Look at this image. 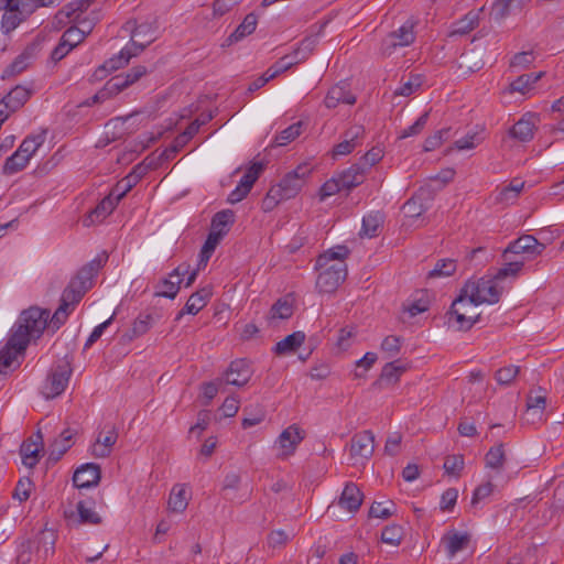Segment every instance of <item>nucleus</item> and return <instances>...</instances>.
<instances>
[{
    "label": "nucleus",
    "mask_w": 564,
    "mask_h": 564,
    "mask_svg": "<svg viewBox=\"0 0 564 564\" xmlns=\"http://www.w3.org/2000/svg\"><path fill=\"white\" fill-rule=\"evenodd\" d=\"M50 317V311L32 306L24 310L20 317L17 327L11 335H20V339L25 340L28 346L31 338H39L45 327Z\"/></svg>",
    "instance_id": "nucleus-1"
},
{
    "label": "nucleus",
    "mask_w": 564,
    "mask_h": 564,
    "mask_svg": "<svg viewBox=\"0 0 564 564\" xmlns=\"http://www.w3.org/2000/svg\"><path fill=\"white\" fill-rule=\"evenodd\" d=\"M476 304H496L500 301L503 288L492 276L468 280L462 288Z\"/></svg>",
    "instance_id": "nucleus-2"
},
{
    "label": "nucleus",
    "mask_w": 564,
    "mask_h": 564,
    "mask_svg": "<svg viewBox=\"0 0 564 564\" xmlns=\"http://www.w3.org/2000/svg\"><path fill=\"white\" fill-rule=\"evenodd\" d=\"M479 304L471 302L470 296L460 290L459 295L452 303L449 314L455 318L459 330L470 329L480 318L476 307Z\"/></svg>",
    "instance_id": "nucleus-3"
},
{
    "label": "nucleus",
    "mask_w": 564,
    "mask_h": 564,
    "mask_svg": "<svg viewBox=\"0 0 564 564\" xmlns=\"http://www.w3.org/2000/svg\"><path fill=\"white\" fill-rule=\"evenodd\" d=\"M319 274L316 279V289L319 293H333L345 281L347 276V265L338 261L323 269H317Z\"/></svg>",
    "instance_id": "nucleus-4"
},
{
    "label": "nucleus",
    "mask_w": 564,
    "mask_h": 564,
    "mask_svg": "<svg viewBox=\"0 0 564 564\" xmlns=\"http://www.w3.org/2000/svg\"><path fill=\"white\" fill-rule=\"evenodd\" d=\"M311 169L306 164L299 165L293 171L288 172L282 180L273 185L281 196L286 200L295 197L305 184Z\"/></svg>",
    "instance_id": "nucleus-5"
},
{
    "label": "nucleus",
    "mask_w": 564,
    "mask_h": 564,
    "mask_svg": "<svg viewBox=\"0 0 564 564\" xmlns=\"http://www.w3.org/2000/svg\"><path fill=\"white\" fill-rule=\"evenodd\" d=\"M72 371L70 362L67 360H62L56 365L43 387L45 398L53 399L61 395L68 384Z\"/></svg>",
    "instance_id": "nucleus-6"
},
{
    "label": "nucleus",
    "mask_w": 564,
    "mask_h": 564,
    "mask_svg": "<svg viewBox=\"0 0 564 564\" xmlns=\"http://www.w3.org/2000/svg\"><path fill=\"white\" fill-rule=\"evenodd\" d=\"M415 40L413 24L404 23L398 30L390 32L381 42L380 52L383 56H390L398 47L412 44Z\"/></svg>",
    "instance_id": "nucleus-7"
},
{
    "label": "nucleus",
    "mask_w": 564,
    "mask_h": 564,
    "mask_svg": "<svg viewBox=\"0 0 564 564\" xmlns=\"http://www.w3.org/2000/svg\"><path fill=\"white\" fill-rule=\"evenodd\" d=\"M25 340L20 339V335H11L6 346L0 350V375L6 376L9 369L17 368L20 364L14 362L19 355H23L26 349Z\"/></svg>",
    "instance_id": "nucleus-8"
},
{
    "label": "nucleus",
    "mask_w": 564,
    "mask_h": 564,
    "mask_svg": "<svg viewBox=\"0 0 564 564\" xmlns=\"http://www.w3.org/2000/svg\"><path fill=\"white\" fill-rule=\"evenodd\" d=\"M350 457L354 464L368 460L375 452V435L371 431L356 433L350 440Z\"/></svg>",
    "instance_id": "nucleus-9"
},
{
    "label": "nucleus",
    "mask_w": 564,
    "mask_h": 564,
    "mask_svg": "<svg viewBox=\"0 0 564 564\" xmlns=\"http://www.w3.org/2000/svg\"><path fill=\"white\" fill-rule=\"evenodd\" d=\"M315 44H316V39L315 37H313V36L305 37L301 42L300 46L294 51V58L288 61L290 58V56H283L274 65L269 67L264 72V74L268 76V78L270 80L275 78L280 74H282V73L286 72L288 69H290L294 64H297L301 59H304L306 56L303 55L301 57H297L299 54L302 51L311 52L313 50V47L315 46Z\"/></svg>",
    "instance_id": "nucleus-10"
},
{
    "label": "nucleus",
    "mask_w": 564,
    "mask_h": 564,
    "mask_svg": "<svg viewBox=\"0 0 564 564\" xmlns=\"http://www.w3.org/2000/svg\"><path fill=\"white\" fill-rule=\"evenodd\" d=\"M126 29L131 31V46L138 54L156 39V28L152 23L143 22L135 25L128 21Z\"/></svg>",
    "instance_id": "nucleus-11"
},
{
    "label": "nucleus",
    "mask_w": 564,
    "mask_h": 564,
    "mask_svg": "<svg viewBox=\"0 0 564 564\" xmlns=\"http://www.w3.org/2000/svg\"><path fill=\"white\" fill-rule=\"evenodd\" d=\"M365 128L362 126H352L343 134V140L333 148L332 155L337 156L350 154L365 139Z\"/></svg>",
    "instance_id": "nucleus-12"
},
{
    "label": "nucleus",
    "mask_w": 564,
    "mask_h": 564,
    "mask_svg": "<svg viewBox=\"0 0 564 564\" xmlns=\"http://www.w3.org/2000/svg\"><path fill=\"white\" fill-rule=\"evenodd\" d=\"M189 265L188 264H180L177 268H175L170 274L169 278L163 279L159 285L158 291L155 292L156 296L166 297V299H174L178 291H180V284L182 283L184 274L188 272Z\"/></svg>",
    "instance_id": "nucleus-13"
},
{
    "label": "nucleus",
    "mask_w": 564,
    "mask_h": 564,
    "mask_svg": "<svg viewBox=\"0 0 564 564\" xmlns=\"http://www.w3.org/2000/svg\"><path fill=\"white\" fill-rule=\"evenodd\" d=\"M303 438L304 432L295 424L283 430L275 442L281 449V456L292 455Z\"/></svg>",
    "instance_id": "nucleus-14"
},
{
    "label": "nucleus",
    "mask_w": 564,
    "mask_h": 564,
    "mask_svg": "<svg viewBox=\"0 0 564 564\" xmlns=\"http://www.w3.org/2000/svg\"><path fill=\"white\" fill-rule=\"evenodd\" d=\"M251 378V369L247 359H236L230 362L225 372L227 384L243 387Z\"/></svg>",
    "instance_id": "nucleus-15"
},
{
    "label": "nucleus",
    "mask_w": 564,
    "mask_h": 564,
    "mask_svg": "<svg viewBox=\"0 0 564 564\" xmlns=\"http://www.w3.org/2000/svg\"><path fill=\"white\" fill-rule=\"evenodd\" d=\"M100 477V466L95 463H87L75 470L73 482L77 488H90L98 485Z\"/></svg>",
    "instance_id": "nucleus-16"
},
{
    "label": "nucleus",
    "mask_w": 564,
    "mask_h": 564,
    "mask_svg": "<svg viewBox=\"0 0 564 564\" xmlns=\"http://www.w3.org/2000/svg\"><path fill=\"white\" fill-rule=\"evenodd\" d=\"M545 249V246L541 242H539L533 236L525 235L513 242H511L507 249L503 252V257L507 258L508 254L514 253V254H540Z\"/></svg>",
    "instance_id": "nucleus-17"
},
{
    "label": "nucleus",
    "mask_w": 564,
    "mask_h": 564,
    "mask_svg": "<svg viewBox=\"0 0 564 564\" xmlns=\"http://www.w3.org/2000/svg\"><path fill=\"white\" fill-rule=\"evenodd\" d=\"M106 427V433L100 432L91 446V455L98 458L109 457L112 452V446L118 440V432L115 425H108Z\"/></svg>",
    "instance_id": "nucleus-18"
},
{
    "label": "nucleus",
    "mask_w": 564,
    "mask_h": 564,
    "mask_svg": "<svg viewBox=\"0 0 564 564\" xmlns=\"http://www.w3.org/2000/svg\"><path fill=\"white\" fill-rule=\"evenodd\" d=\"M56 0H0V10L18 11L30 17L37 8L48 7Z\"/></svg>",
    "instance_id": "nucleus-19"
},
{
    "label": "nucleus",
    "mask_w": 564,
    "mask_h": 564,
    "mask_svg": "<svg viewBox=\"0 0 564 564\" xmlns=\"http://www.w3.org/2000/svg\"><path fill=\"white\" fill-rule=\"evenodd\" d=\"M108 256L106 253L97 256L90 262L82 267L73 280H77L88 291L93 285V279L96 276L98 271L107 262Z\"/></svg>",
    "instance_id": "nucleus-20"
},
{
    "label": "nucleus",
    "mask_w": 564,
    "mask_h": 564,
    "mask_svg": "<svg viewBox=\"0 0 564 564\" xmlns=\"http://www.w3.org/2000/svg\"><path fill=\"white\" fill-rule=\"evenodd\" d=\"M536 115L527 113L519 121H517L509 130L511 138L520 142H529L533 139Z\"/></svg>",
    "instance_id": "nucleus-21"
},
{
    "label": "nucleus",
    "mask_w": 564,
    "mask_h": 564,
    "mask_svg": "<svg viewBox=\"0 0 564 564\" xmlns=\"http://www.w3.org/2000/svg\"><path fill=\"white\" fill-rule=\"evenodd\" d=\"M154 318L150 313H140L133 321L131 327L121 335V343L129 344L135 338L147 334L152 327Z\"/></svg>",
    "instance_id": "nucleus-22"
},
{
    "label": "nucleus",
    "mask_w": 564,
    "mask_h": 564,
    "mask_svg": "<svg viewBox=\"0 0 564 564\" xmlns=\"http://www.w3.org/2000/svg\"><path fill=\"white\" fill-rule=\"evenodd\" d=\"M35 438V441L32 438L24 441L20 447L22 463L30 468L39 463V453L43 448V435L41 431L36 432Z\"/></svg>",
    "instance_id": "nucleus-23"
},
{
    "label": "nucleus",
    "mask_w": 564,
    "mask_h": 564,
    "mask_svg": "<svg viewBox=\"0 0 564 564\" xmlns=\"http://www.w3.org/2000/svg\"><path fill=\"white\" fill-rule=\"evenodd\" d=\"M118 203L119 202H117L116 198L109 194L93 210L88 213V215L83 219V225L85 227H89L94 224L101 223L108 215L112 213Z\"/></svg>",
    "instance_id": "nucleus-24"
},
{
    "label": "nucleus",
    "mask_w": 564,
    "mask_h": 564,
    "mask_svg": "<svg viewBox=\"0 0 564 564\" xmlns=\"http://www.w3.org/2000/svg\"><path fill=\"white\" fill-rule=\"evenodd\" d=\"M364 495L354 482H347L339 499L338 506L349 512L359 510L362 503Z\"/></svg>",
    "instance_id": "nucleus-25"
},
{
    "label": "nucleus",
    "mask_w": 564,
    "mask_h": 564,
    "mask_svg": "<svg viewBox=\"0 0 564 564\" xmlns=\"http://www.w3.org/2000/svg\"><path fill=\"white\" fill-rule=\"evenodd\" d=\"M430 203L431 199L427 196V193L424 191H420L404 203L403 212L405 217L412 219L419 218L423 213H425L430 208Z\"/></svg>",
    "instance_id": "nucleus-26"
},
{
    "label": "nucleus",
    "mask_w": 564,
    "mask_h": 564,
    "mask_svg": "<svg viewBox=\"0 0 564 564\" xmlns=\"http://www.w3.org/2000/svg\"><path fill=\"white\" fill-rule=\"evenodd\" d=\"M355 102L356 96L344 84L333 86L324 99L325 106L329 109L336 108L339 104L354 105Z\"/></svg>",
    "instance_id": "nucleus-27"
},
{
    "label": "nucleus",
    "mask_w": 564,
    "mask_h": 564,
    "mask_svg": "<svg viewBox=\"0 0 564 564\" xmlns=\"http://www.w3.org/2000/svg\"><path fill=\"white\" fill-rule=\"evenodd\" d=\"M337 176L340 180L341 187L346 191H350L364 183L367 173L361 165L355 163L348 169L341 171Z\"/></svg>",
    "instance_id": "nucleus-28"
},
{
    "label": "nucleus",
    "mask_w": 564,
    "mask_h": 564,
    "mask_svg": "<svg viewBox=\"0 0 564 564\" xmlns=\"http://www.w3.org/2000/svg\"><path fill=\"white\" fill-rule=\"evenodd\" d=\"M128 87H129V82H127V79H124L121 74L113 76L105 84L102 89H100L93 97V101L98 102L101 100H106L112 96L118 95L119 93H121L122 90H124Z\"/></svg>",
    "instance_id": "nucleus-29"
},
{
    "label": "nucleus",
    "mask_w": 564,
    "mask_h": 564,
    "mask_svg": "<svg viewBox=\"0 0 564 564\" xmlns=\"http://www.w3.org/2000/svg\"><path fill=\"white\" fill-rule=\"evenodd\" d=\"M235 221V214L230 209H224L216 213L212 219L210 231L212 235L224 238L229 231L230 225Z\"/></svg>",
    "instance_id": "nucleus-30"
},
{
    "label": "nucleus",
    "mask_w": 564,
    "mask_h": 564,
    "mask_svg": "<svg viewBox=\"0 0 564 564\" xmlns=\"http://www.w3.org/2000/svg\"><path fill=\"white\" fill-rule=\"evenodd\" d=\"M305 334L301 330L288 335L282 340L278 341L273 348L274 354L279 356L295 352L304 343Z\"/></svg>",
    "instance_id": "nucleus-31"
},
{
    "label": "nucleus",
    "mask_w": 564,
    "mask_h": 564,
    "mask_svg": "<svg viewBox=\"0 0 564 564\" xmlns=\"http://www.w3.org/2000/svg\"><path fill=\"white\" fill-rule=\"evenodd\" d=\"M258 23V18L254 13H249L245 17L243 21L236 28V30L227 37V45H231L245 39L254 32Z\"/></svg>",
    "instance_id": "nucleus-32"
},
{
    "label": "nucleus",
    "mask_w": 564,
    "mask_h": 564,
    "mask_svg": "<svg viewBox=\"0 0 564 564\" xmlns=\"http://www.w3.org/2000/svg\"><path fill=\"white\" fill-rule=\"evenodd\" d=\"M74 433L70 429L64 430L59 437L55 438L50 445V459L57 462L72 447V438Z\"/></svg>",
    "instance_id": "nucleus-33"
},
{
    "label": "nucleus",
    "mask_w": 564,
    "mask_h": 564,
    "mask_svg": "<svg viewBox=\"0 0 564 564\" xmlns=\"http://www.w3.org/2000/svg\"><path fill=\"white\" fill-rule=\"evenodd\" d=\"M169 509L173 512H183L188 505V494L184 485H175L169 497Z\"/></svg>",
    "instance_id": "nucleus-34"
},
{
    "label": "nucleus",
    "mask_w": 564,
    "mask_h": 564,
    "mask_svg": "<svg viewBox=\"0 0 564 564\" xmlns=\"http://www.w3.org/2000/svg\"><path fill=\"white\" fill-rule=\"evenodd\" d=\"M348 254L349 249L346 246L333 247L317 258L315 268L323 269L326 265H330L332 261L344 262Z\"/></svg>",
    "instance_id": "nucleus-35"
},
{
    "label": "nucleus",
    "mask_w": 564,
    "mask_h": 564,
    "mask_svg": "<svg viewBox=\"0 0 564 564\" xmlns=\"http://www.w3.org/2000/svg\"><path fill=\"white\" fill-rule=\"evenodd\" d=\"M522 0H497L492 6V17L496 21H501L512 14L516 10H521Z\"/></svg>",
    "instance_id": "nucleus-36"
},
{
    "label": "nucleus",
    "mask_w": 564,
    "mask_h": 564,
    "mask_svg": "<svg viewBox=\"0 0 564 564\" xmlns=\"http://www.w3.org/2000/svg\"><path fill=\"white\" fill-rule=\"evenodd\" d=\"M77 280H70L68 285L62 293L61 303H66L67 307L73 308V306L82 300L84 294L87 292L85 286L78 284Z\"/></svg>",
    "instance_id": "nucleus-37"
},
{
    "label": "nucleus",
    "mask_w": 564,
    "mask_h": 564,
    "mask_svg": "<svg viewBox=\"0 0 564 564\" xmlns=\"http://www.w3.org/2000/svg\"><path fill=\"white\" fill-rule=\"evenodd\" d=\"M448 557H453L456 553L464 550L469 543L467 533L452 532L443 539Z\"/></svg>",
    "instance_id": "nucleus-38"
},
{
    "label": "nucleus",
    "mask_w": 564,
    "mask_h": 564,
    "mask_svg": "<svg viewBox=\"0 0 564 564\" xmlns=\"http://www.w3.org/2000/svg\"><path fill=\"white\" fill-rule=\"evenodd\" d=\"M524 187V182L518 180L512 181L509 185L500 188L496 195V202L509 205L512 204Z\"/></svg>",
    "instance_id": "nucleus-39"
},
{
    "label": "nucleus",
    "mask_w": 564,
    "mask_h": 564,
    "mask_svg": "<svg viewBox=\"0 0 564 564\" xmlns=\"http://www.w3.org/2000/svg\"><path fill=\"white\" fill-rule=\"evenodd\" d=\"M31 90L23 86H15L3 98L9 104L11 111L20 109L30 98Z\"/></svg>",
    "instance_id": "nucleus-40"
},
{
    "label": "nucleus",
    "mask_w": 564,
    "mask_h": 564,
    "mask_svg": "<svg viewBox=\"0 0 564 564\" xmlns=\"http://www.w3.org/2000/svg\"><path fill=\"white\" fill-rule=\"evenodd\" d=\"M45 142V133H37L33 135H28L20 147L18 148L17 152L21 153L23 156H25L26 160H31V158L36 153V151L40 149V147Z\"/></svg>",
    "instance_id": "nucleus-41"
},
{
    "label": "nucleus",
    "mask_w": 564,
    "mask_h": 564,
    "mask_svg": "<svg viewBox=\"0 0 564 564\" xmlns=\"http://www.w3.org/2000/svg\"><path fill=\"white\" fill-rule=\"evenodd\" d=\"M543 75H544L543 72L523 74L510 84V90L512 93L518 91L521 94H525L527 91H529L532 88V86L539 79L542 78Z\"/></svg>",
    "instance_id": "nucleus-42"
},
{
    "label": "nucleus",
    "mask_w": 564,
    "mask_h": 564,
    "mask_svg": "<svg viewBox=\"0 0 564 564\" xmlns=\"http://www.w3.org/2000/svg\"><path fill=\"white\" fill-rule=\"evenodd\" d=\"M91 31V25L78 28V26H70L68 28L62 35V40H64L68 47H76L78 44H80L87 34H89Z\"/></svg>",
    "instance_id": "nucleus-43"
},
{
    "label": "nucleus",
    "mask_w": 564,
    "mask_h": 564,
    "mask_svg": "<svg viewBox=\"0 0 564 564\" xmlns=\"http://www.w3.org/2000/svg\"><path fill=\"white\" fill-rule=\"evenodd\" d=\"M56 535L53 530L44 529L36 536L37 552H43L46 557L52 555L55 550Z\"/></svg>",
    "instance_id": "nucleus-44"
},
{
    "label": "nucleus",
    "mask_w": 564,
    "mask_h": 564,
    "mask_svg": "<svg viewBox=\"0 0 564 564\" xmlns=\"http://www.w3.org/2000/svg\"><path fill=\"white\" fill-rule=\"evenodd\" d=\"M479 22V12L477 11H469L467 12L464 18H462L459 21L455 23V28L452 31V34H459L464 35L473 31Z\"/></svg>",
    "instance_id": "nucleus-45"
},
{
    "label": "nucleus",
    "mask_w": 564,
    "mask_h": 564,
    "mask_svg": "<svg viewBox=\"0 0 564 564\" xmlns=\"http://www.w3.org/2000/svg\"><path fill=\"white\" fill-rule=\"evenodd\" d=\"M405 371V368L398 364V361H391L384 365L382 368L379 380L375 384L394 383L399 380L400 376Z\"/></svg>",
    "instance_id": "nucleus-46"
},
{
    "label": "nucleus",
    "mask_w": 564,
    "mask_h": 564,
    "mask_svg": "<svg viewBox=\"0 0 564 564\" xmlns=\"http://www.w3.org/2000/svg\"><path fill=\"white\" fill-rule=\"evenodd\" d=\"M303 130V122L297 121L282 130L274 139L276 147H284L299 138Z\"/></svg>",
    "instance_id": "nucleus-47"
},
{
    "label": "nucleus",
    "mask_w": 564,
    "mask_h": 564,
    "mask_svg": "<svg viewBox=\"0 0 564 564\" xmlns=\"http://www.w3.org/2000/svg\"><path fill=\"white\" fill-rule=\"evenodd\" d=\"M137 55H138V52H133L131 47L127 46V47L122 48L119 52V54L107 59L104 64H105V67H108V69H110L111 72H115L119 68L124 67L129 63L131 57L137 56Z\"/></svg>",
    "instance_id": "nucleus-48"
},
{
    "label": "nucleus",
    "mask_w": 564,
    "mask_h": 564,
    "mask_svg": "<svg viewBox=\"0 0 564 564\" xmlns=\"http://www.w3.org/2000/svg\"><path fill=\"white\" fill-rule=\"evenodd\" d=\"M29 162L30 161L26 160L25 156L15 151L13 154L7 158L2 172L4 175H13L24 170Z\"/></svg>",
    "instance_id": "nucleus-49"
},
{
    "label": "nucleus",
    "mask_w": 564,
    "mask_h": 564,
    "mask_svg": "<svg viewBox=\"0 0 564 564\" xmlns=\"http://www.w3.org/2000/svg\"><path fill=\"white\" fill-rule=\"evenodd\" d=\"M485 460L487 467L501 470L506 462L503 445L499 444L491 447L486 454Z\"/></svg>",
    "instance_id": "nucleus-50"
},
{
    "label": "nucleus",
    "mask_w": 564,
    "mask_h": 564,
    "mask_svg": "<svg viewBox=\"0 0 564 564\" xmlns=\"http://www.w3.org/2000/svg\"><path fill=\"white\" fill-rule=\"evenodd\" d=\"M383 158V150L380 147H372L368 152H366L357 162L365 172L368 174L370 169L379 163Z\"/></svg>",
    "instance_id": "nucleus-51"
},
{
    "label": "nucleus",
    "mask_w": 564,
    "mask_h": 564,
    "mask_svg": "<svg viewBox=\"0 0 564 564\" xmlns=\"http://www.w3.org/2000/svg\"><path fill=\"white\" fill-rule=\"evenodd\" d=\"M77 512L79 516V522L84 524H99L101 523L100 516L95 512L91 506H87L85 501L77 503Z\"/></svg>",
    "instance_id": "nucleus-52"
},
{
    "label": "nucleus",
    "mask_w": 564,
    "mask_h": 564,
    "mask_svg": "<svg viewBox=\"0 0 564 564\" xmlns=\"http://www.w3.org/2000/svg\"><path fill=\"white\" fill-rule=\"evenodd\" d=\"M293 315V305L286 300H278L270 310L271 319H288Z\"/></svg>",
    "instance_id": "nucleus-53"
},
{
    "label": "nucleus",
    "mask_w": 564,
    "mask_h": 564,
    "mask_svg": "<svg viewBox=\"0 0 564 564\" xmlns=\"http://www.w3.org/2000/svg\"><path fill=\"white\" fill-rule=\"evenodd\" d=\"M403 538V528L399 524L387 525L381 532L383 543L399 545Z\"/></svg>",
    "instance_id": "nucleus-54"
},
{
    "label": "nucleus",
    "mask_w": 564,
    "mask_h": 564,
    "mask_svg": "<svg viewBox=\"0 0 564 564\" xmlns=\"http://www.w3.org/2000/svg\"><path fill=\"white\" fill-rule=\"evenodd\" d=\"M520 372V367L514 365H509L498 369L495 372V379L500 386H509L517 378Z\"/></svg>",
    "instance_id": "nucleus-55"
},
{
    "label": "nucleus",
    "mask_w": 564,
    "mask_h": 564,
    "mask_svg": "<svg viewBox=\"0 0 564 564\" xmlns=\"http://www.w3.org/2000/svg\"><path fill=\"white\" fill-rule=\"evenodd\" d=\"M456 260L441 259L436 262L434 269L429 273V276H451L456 271Z\"/></svg>",
    "instance_id": "nucleus-56"
},
{
    "label": "nucleus",
    "mask_w": 564,
    "mask_h": 564,
    "mask_svg": "<svg viewBox=\"0 0 564 564\" xmlns=\"http://www.w3.org/2000/svg\"><path fill=\"white\" fill-rule=\"evenodd\" d=\"M524 264V260H511L506 263L502 268L498 269L492 278L499 283L501 280L508 276H516Z\"/></svg>",
    "instance_id": "nucleus-57"
},
{
    "label": "nucleus",
    "mask_w": 564,
    "mask_h": 564,
    "mask_svg": "<svg viewBox=\"0 0 564 564\" xmlns=\"http://www.w3.org/2000/svg\"><path fill=\"white\" fill-rule=\"evenodd\" d=\"M381 221L382 219L379 215H368L364 217L360 235L369 238L376 237Z\"/></svg>",
    "instance_id": "nucleus-58"
},
{
    "label": "nucleus",
    "mask_w": 564,
    "mask_h": 564,
    "mask_svg": "<svg viewBox=\"0 0 564 564\" xmlns=\"http://www.w3.org/2000/svg\"><path fill=\"white\" fill-rule=\"evenodd\" d=\"M29 17L18 11H6L2 17L1 26L6 33H10Z\"/></svg>",
    "instance_id": "nucleus-59"
},
{
    "label": "nucleus",
    "mask_w": 564,
    "mask_h": 564,
    "mask_svg": "<svg viewBox=\"0 0 564 564\" xmlns=\"http://www.w3.org/2000/svg\"><path fill=\"white\" fill-rule=\"evenodd\" d=\"M429 116H430V111H425L423 115H421L417 118V120L412 126L403 129L400 132L399 138L400 139H405V138H409V137H414V135L420 134L423 131V129L425 128L426 123H427Z\"/></svg>",
    "instance_id": "nucleus-60"
},
{
    "label": "nucleus",
    "mask_w": 564,
    "mask_h": 564,
    "mask_svg": "<svg viewBox=\"0 0 564 564\" xmlns=\"http://www.w3.org/2000/svg\"><path fill=\"white\" fill-rule=\"evenodd\" d=\"M395 512V505L392 501L384 507L382 502H373L369 509L370 518L388 519Z\"/></svg>",
    "instance_id": "nucleus-61"
},
{
    "label": "nucleus",
    "mask_w": 564,
    "mask_h": 564,
    "mask_svg": "<svg viewBox=\"0 0 564 564\" xmlns=\"http://www.w3.org/2000/svg\"><path fill=\"white\" fill-rule=\"evenodd\" d=\"M135 185L137 183H134V181L127 175L116 184L110 194L116 198L117 202H120Z\"/></svg>",
    "instance_id": "nucleus-62"
},
{
    "label": "nucleus",
    "mask_w": 564,
    "mask_h": 564,
    "mask_svg": "<svg viewBox=\"0 0 564 564\" xmlns=\"http://www.w3.org/2000/svg\"><path fill=\"white\" fill-rule=\"evenodd\" d=\"M343 189L345 188L341 187L339 177L334 176L322 185L319 191L321 199L324 200L325 198L333 196Z\"/></svg>",
    "instance_id": "nucleus-63"
},
{
    "label": "nucleus",
    "mask_w": 564,
    "mask_h": 564,
    "mask_svg": "<svg viewBox=\"0 0 564 564\" xmlns=\"http://www.w3.org/2000/svg\"><path fill=\"white\" fill-rule=\"evenodd\" d=\"M464 468V457L462 455H451L445 458L444 469L448 475L458 476Z\"/></svg>",
    "instance_id": "nucleus-64"
}]
</instances>
